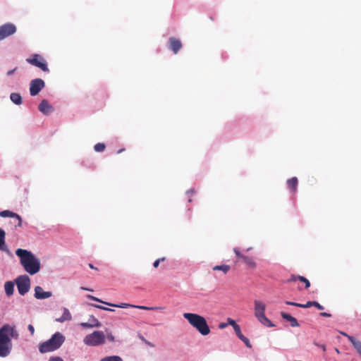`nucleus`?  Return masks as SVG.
I'll return each mask as SVG.
<instances>
[{
	"instance_id": "obj_1",
	"label": "nucleus",
	"mask_w": 361,
	"mask_h": 361,
	"mask_svg": "<svg viewBox=\"0 0 361 361\" xmlns=\"http://www.w3.org/2000/svg\"><path fill=\"white\" fill-rule=\"evenodd\" d=\"M19 334L15 326L8 324H4L0 328V357L8 356L12 350L11 339H18Z\"/></svg>"
},
{
	"instance_id": "obj_2",
	"label": "nucleus",
	"mask_w": 361,
	"mask_h": 361,
	"mask_svg": "<svg viewBox=\"0 0 361 361\" xmlns=\"http://www.w3.org/2000/svg\"><path fill=\"white\" fill-rule=\"evenodd\" d=\"M16 255L20 258L24 269L30 275H34L40 270V261L32 252L18 248L16 250Z\"/></svg>"
},
{
	"instance_id": "obj_3",
	"label": "nucleus",
	"mask_w": 361,
	"mask_h": 361,
	"mask_svg": "<svg viewBox=\"0 0 361 361\" xmlns=\"http://www.w3.org/2000/svg\"><path fill=\"white\" fill-rule=\"evenodd\" d=\"M66 338L61 332H56L49 339L39 343V351L44 354L59 349L65 342Z\"/></svg>"
},
{
	"instance_id": "obj_4",
	"label": "nucleus",
	"mask_w": 361,
	"mask_h": 361,
	"mask_svg": "<svg viewBox=\"0 0 361 361\" xmlns=\"http://www.w3.org/2000/svg\"><path fill=\"white\" fill-rule=\"evenodd\" d=\"M183 317L202 336H207L210 333V329L204 317L195 313H184Z\"/></svg>"
},
{
	"instance_id": "obj_5",
	"label": "nucleus",
	"mask_w": 361,
	"mask_h": 361,
	"mask_svg": "<svg viewBox=\"0 0 361 361\" xmlns=\"http://www.w3.org/2000/svg\"><path fill=\"white\" fill-rule=\"evenodd\" d=\"M255 316L257 320L267 327H274V324L265 315V305L260 300H255Z\"/></svg>"
},
{
	"instance_id": "obj_6",
	"label": "nucleus",
	"mask_w": 361,
	"mask_h": 361,
	"mask_svg": "<svg viewBox=\"0 0 361 361\" xmlns=\"http://www.w3.org/2000/svg\"><path fill=\"white\" fill-rule=\"evenodd\" d=\"M106 335L102 331H94L87 334L83 339V342L88 346H98L105 343Z\"/></svg>"
},
{
	"instance_id": "obj_7",
	"label": "nucleus",
	"mask_w": 361,
	"mask_h": 361,
	"mask_svg": "<svg viewBox=\"0 0 361 361\" xmlns=\"http://www.w3.org/2000/svg\"><path fill=\"white\" fill-rule=\"evenodd\" d=\"M15 283L20 295H25L30 289V279L26 274L18 276L15 280Z\"/></svg>"
},
{
	"instance_id": "obj_8",
	"label": "nucleus",
	"mask_w": 361,
	"mask_h": 361,
	"mask_svg": "<svg viewBox=\"0 0 361 361\" xmlns=\"http://www.w3.org/2000/svg\"><path fill=\"white\" fill-rule=\"evenodd\" d=\"M27 61L29 63H30L37 68H39L44 72H47V73L49 72V69L48 68L47 62L43 59V57L39 54H33L32 56V58L27 59Z\"/></svg>"
},
{
	"instance_id": "obj_9",
	"label": "nucleus",
	"mask_w": 361,
	"mask_h": 361,
	"mask_svg": "<svg viewBox=\"0 0 361 361\" xmlns=\"http://www.w3.org/2000/svg\"><path fill=\"white\" fill-rule=\"evenodd\" d=\"M16 32V27L11 23H7L0 26V41L13 35Z\"/></svg>"
},
{
	"instance_id": "obj_10",
	"label": "nucleus",
	"mask_w": 361,
	"mask_h": 361,
	"mask_svg": "<svg viewBox=\"0 0 361 361\" xmlns=\"http://www.w3.org/2000/svg\"><path fill=\"white\" fill-rule=\"evenodd\" d=\"M45 86L44 81L41 78L31 80L30 84V94L31 96L37 95Z\"/></svg>"
},
{
	"instance_id": "obj_11",
	"label": "nucleus",
	"mask_w": 361,
	"mask_h": 361,
	"mask_svg": "<svg viewBox=\"0 0 361 361\" xmlns=\"http://www.w3.org/2000/svg\"><path fill=\"white\" fill-rule=\"evenodd\" d=\"M52 295L51 291H44L41 286H36L35 288L34 296L37 300H44L50 298Z\"/></svg>"
},
{
	"instance_id": "obj_12",
	"label": "nucleus",
	"mask_w": 361,
	"mask_h": 361,
	"mask_svg": "<svg viewBox=\"0 0 361 361\" xmlns=\"http://www.w3.org/2000/svg\"><path fill=\"white\" fill-rule=\"evenodd\" d=\"M38 109L44 115H49L54 111L53 106L47 99L42 100L38 106Z\"/></svg>"
},
{
	"instance_id": "obj_13",
	"label": "nucleus",
	"mask_w": 361,
	"mask_h": 361,
	"mask_svg": "<svg viewBox=\"0 0 361 361\" xmlns=\"http://www.w3.org/2000/svg\"><path fill=\"white\" fill-rule=\"evenodd\" d=\"M182 47L181 42L174 37H170L169 40V49L174 54H177Z\"/></svg>"
},
{
	"instance_id": "obj_14",
	"label": "nucleus",
	"mask_w": 361,
	"mask_h": 361,
	"mask_svg": "<svg viewBox=\"0 0 361 361\" xmlns=\"http://www.w3.org/2000/svg\"><path fill=\"white\" fill-rule=\"evenodd\" d=\"M88 298L92 300L103 302V303L108 305L111 307H119V308H127V307H133V305H130L128 303L114 304V303H111V302H103V301L100 300L99 299H98L97 298L92 296V295H89Z\"/></svg>"
},
{
	"instance_id": "obj_15",
	"label": "nucleus",
	"mask_w": 361,
	"mask_h": 361,
	"mask_svg": "<svg viewBox=\"0 0 361 361\" xmlns=\"http://www.w3.org/2000/svg\"><path fill=\"white\" fill-rule=\"evenodd\" d=\"M80 325L84 328H93L99 327L101 326V323L94 317V316L91 315L87 322L81 323Z\"/></svg>"
},
{
	"instance_id": "obj_16",
	"label": "nucleus",
	"mask_w": 361,
	"mask_h": 361,
	"mask_svg": "<svg viewBox=\"0 0 361 361\" xmlns=\"http://www.w3.org/2000/svg\"><path fill=\"white\" fill-rule=\"evenodd\" d=\"M234 331L238 338L241 340L247 348H252L250 340L242 334L240 326L238 327L234 326Z\"/></svg>"
},
{
	"instance_id": "obj_17",
	"label": "nucleus",
	"mask_w": 361,
	"mask_h": 361,
	"mask_svg": "<svg viewBox=\"0 0 361 361\" xmlns=\"http://www.w3.org/2000/svg\"><path fill=\"white\" fill-rule=\"evenodd\" d=\"M281 317L283 319H284L286 321L289 322L290 323V326L292 327H297V326H300L298 320L295 317H293V316L289 314L288 313H286L285 312H281Z\"/></svg>"
},
{
	"instance_id": "obj_18",
	"label": "nucleus",
	"mask_w": 361,
	"mask_h": 361,
	"mask_svg": "<svg viewBox=\"0 0 361 361\" xmlns=\"http://www.w3.org/2000/svg\"><path fill=\"white\" fill-rule=\"evenodd\" d=\"M299 280L300 281L304 283L305 284V288H308L310 286V283L307 279H306L305 276H296V275H292L290 278L288 280V282H295L296 281Z\"/></svg>"
},
{
	"instance_id": "obj_19",
	"label": "nucleus",
	"mask_w": 361,
	"mask_h": 361,
	"mask_svg": "<svg viewBox=\"0 0 361 361\" xmlns=\"http://www.w3.org/2000/svg\"><path fill=\"white\" fill-rule=\"evenodd\" d=\"M72 319V316L69 310L66 308H63V312L62 315L59 318L56 319V322H64L65 321H69Z\"/></svg>"
},
{
	"instance_id": "obj_20",
	"label": "nucleus",
	"mask_w": 361,
	"mask_h": 361,
	"mask_svg": "<svg viewBox=\"0 0 361 361\" xmlns=\"http://www.w3.org/2000/svg\"><path fill=\"white\" fill-rule=\"evenodd\" d=\"M15 282L12 281H6L4 283V290L7 296H11L14 293Z\"/></svg>"
},
{
	"instance_id": "obj_21",
	"label": "nucleus",
	"mask_w": 361,
	"mask_h": 361,
	"mask_svg": "<svg viewBox=\"0 0 361 361\" xmlns=\"http://www.w3.org/2000/svg\"><path fill=\"white\" fill-rule=\"evenodd\" d=\"M287 186L292 192H295L298 186V178L293 177L287 180Z\"/></svg>"
},
{
	"instance_id": "obj_22",
	"label": "nucleus",
	"mask_w": 361,
	"mask_h": 361,
	"mask_svg": "<svg viewBox=\"0 0 361 361\" xmlns=\"http://www.w3.org/2000/svg\"><path fill=\"white\" fill-rule=\"evenodd\" d=\"M5 231L0 228V250L2 251L8 252L9 250H8L7 246L5 243Z\"/></svg>"
},
{
	"instance_id": "obj_23",
	"label": "nucleus",
	"mask_w": 361,
	"mask_h": 361,
	"mask_svg": "<svg viewBox=\"0 0 361 361\" xmlns=\"http://www.w3.org/2000/svg\"><path fill=\"white\" fill-rule=\"evenodd\" d=\"M10 99L16 105H20L23 102L21 95L16 92H13L10 94Z\"/></svg>"
},
{
	"instance_id": "obj_24",
	"label": "nucleus",
	"mask_w": 361,
	"mask_h": 361,
	"mask_svg": "<svg viewBox=\"0 0 361 361\" xmlns=\"http://www.w3.org/2000/svg\"><path fill=\"white\" fill-rule=\"evenodd\" d=\"M242 259L244 263H245L247 266L251 268H255L256 267V264L252 257L249 256H242Z\"/></svg>"
},
{
	"instance_id": "obj_25",
	"label": "nucleus",
	"mask_w": 361,
	"mask_h": 361,
	"mask_svg": "<svg viewBox=\"0 0 361 361\" xmlns=\"http://www.w3.org/2000/svg\"><path fill=\"white\" fill-rule=\"evenodd\" d=\"M312 306L315 307L318 310L324 309V307L317 301H308V302H307V303L305 304V308H308Z\"/></svg>"
},
{
	"instance_id": "obj_26",
	"label": "nucleus",
	"mask_w": 361,
	"mask_h": 361,
	"mask_svg": "<svg viewBox=\"0 0 361 361\" xmlns=\"http://www.w3.org/2000/svg\"><path fill=\"white\" fill-rule=\"evenodd\" d=\"M229 269L230 267L226 264L216 265L213 268V270L222 271L224 274H226Z\"/></svg>"
},
{
	"instance_id": "obj_27",
	"label": "nucleus",
	"mask_w": 361,
	"mask_h": 361,
	"mask_svg": "<svg viewBox=\"0 0 361 361\" xmlns=\"http://www.w3.org/2000/svg\"><path fill=\"white\" fill-rule=\"evenodd\" d=\"M99 361H123V359L118 355L106 356Z\"/></svg>"
},
{
	"instance_id": "obj_28",
	"label": "nucleus",
	"mask_w": 361,
	"mask_h": 361,
	"mask_svg": "<svg viewBox=\"0 0 361 361\" xmlns=\"http://www.w3.org/2000/svg\"><path fill=\"white\" fill-rule=\"evenodd\" d=\"M16 213L11 212L10 210H4V211L0 212V216L4 217V218L5 217L13 218L14 216H16Z\"/></svg>"
},
{
	"instance_id": "obj_29",
	"label": "nucleus",
	"mask_w": 361,
	"mask_h": 361,
	"mask_svg": "<svg viewBox=\"0 0 361 361\" xmlns=\"http://www.w3.org/2000/svg\"><path fill=\"white\" fill-rule=\"evenodd\" d=\"M133 307L137 308L140 310H161L162 307H147L143 305H133Z\"/></svg>"
},
{
	"instance_id": "obj_30",
	"label": "nucleus",
	"mask_w": 361,
	"mask_h": 361,
	"mask_svg": "<svg viewBox=\"0 0 361 361\" xmlns=\"http://www.w3.org/2000/svg\"><path fill=\"white\" fill-rule=\"evenodd\" d=\"M352 345L361 357V341L357 339Z\"/></svg>"
},
{
	"instance_id": "obj_31",
	"label": "nucleus",
	"mask_w": 361,
	"mask_h": 361,
	"mask_svg": "<svg viewBox=\"0 0 361 361\" xmlns=\"http://www.w3.org/2000/svg\"><path fill=\"white\" fill-rule=\"evenodd\" d=\"M94 149L96 152H101L105 149V145L104 143H97L94 145Z\"/></svg>"
},
{
	"instance_id": "obj_32",
	"label": "nucleus",
	"mask_w": 361,
	"mask_h": 361,
	"mask_svg": "<svg viewBox=\"0 0 361 361\" xmlns=\"http://www.w3.org/2000/svg\"><path fill=\"white\" fill-rule=\"evenodd\" d=\"M286 304L288 305H292V306L305 308V304L298 303V302H291V301H286Z\"/></svg>"
},
{
	"instance_id": "obj_33",
	"label": "nucleus",
	"mask_w": 361,
	"mask_h": 361,
	"mask_svg": "<svg viewBox=\"0 0 361 361\" xmlns=\"http://www.w3.org/2000/svg\"><path fill=\"white\" fill-rule=\"evenodd\" d=\"M13 218H15L17 221H18V223L16 225V227H21L22 226V223H23V220H22V218L21 216L18 214H16V216H14Z\"/></svg>"
},
{
	"instance_id": "obj_34",
	"label": "nucleus",
	"mask_w": 361,
	"mask_h": 361,
	"mask_svg": "<svg viewBox=\"0 0 361 361\" xmlns=\"http://www.w3.org/2000/svg\"><path fill=\"white\" fill-rule=\"evenodd\" d=\"M106 336L107 340L110 342H114L115 341V338L111 331H109V332L107 331Z\"/></svg>"
},
{
	"instance_id": "obj_35",
	"label": "nucleus",
	"mask_w": 361,
	"mask_h": 361,
	"mask_svg": "<svg viewBox=\"0 0 361 361\" xmlns=\"http://www.w3.org/2000/svg\"><path fill=\"white\" fill-rule=\"evenodd\" d=\"M94 307H95L97 308H99V309H101V310H106V311H111V312H114V310H113V309L105 307L99 305H94Z\"/></svg>"
},
{
	"instance_id": "obj_36",
	"label": "nucleus",
	"mask_w": 361,
	"mask_h": 361,
	"mask_svg": "<svg viewBox=\"0 0 361 361\" xmlns=\"http://www.w3.org/2000/svg\"><path fill=\"white\" fill-rule=\"evenodd\" d=\"M164 259H165L164 257H162V258H159V259L155 260L153 263V267L154 268H157L159 264V262L161 261H164Z\"/></svg>"
},
{
	"instance_id": "obj_37",
	"label": "nucleus",
	"mask_w": 361,
	"mask_h": 361,
	"mask_svg": "<svg viewBox=\"0 0 361 361\" xmlns=\"http://www.w3.org/2000/svg\"><path fill=\"white\" fill-rule=\"evenodd\" d=\"M228 324L231 325L233 329H234V326H237V327L239 326V325L233 319H228Z\"/></svg>"
},
{
	"instance_id": "obj_38",
	"label": "nucleus",
	"mask_w": 361,
	"mask_h": 361,
	"mask_svg": "<svg viewBox=\"0 0 361 361\" xmlns=\"http://www.w3.org/2000/svg\"><path fill=\"white\" fill-rule=\"evenodd\" d=\"M233 251H234V252H235V254L236 257H238V258H241V259H242V256H244L243 255H242V254L240 252L239 250H238V248H236V247H235V248L233 249Z\"/></svg>"
},
{
	"instance_id": "obj_39",
	"label": "nucleus",
	"mask_w": 361,
	"mask_h": 361,
	"mask_svg": "<svg viewBox=\"0 0 361 361\" xmlns=\"http://www.w3.org/2000/svg\"><path fill=\"white\" fill-rule=\"evenodd\" d=\"M343 335H345V336L348 337V339L349 340V341L351 343V344L353 343V342H355L357 339L353 336H348V334H343Z\"/></svg>"
},
{
	"instance_id": "obj_40",
	"label": "nucleus",
	"mask_w": 361,
	"mask_h": 361,
	"mask_svg": "<svg viewBox=\"0 0 361 361\" xmlns=\"http://www.w3.org/2000/svg\"><path fill=\"white\" fill-rule=\"evenodd\" d=\"M49 361H63V360L61 357L55 356V357H51L49 359Z\"/></svg>"
},
{
	"instance_id": "obj_41",
	"label": "nucleus",
	"mask_w": 361,
	"mask_h": 361,
	"mask_svg": "<svg viewBox=\"0 0 361 361\" xmlns=\"http://www.w3.org/2000/svg\"><path fill=\"white\" fill-rule=\"evenodd\" d=\"M27 329H28V331L30 332V334H31L32 336H33V335H34V333H35V328H34V326H33L32 324H29V325L27 326Z\"/></svg>"
},
{
	"instance_id": "obj_42",
	"label": "nucleus",
	"mask_w": 361,
	"mask_h": 361,
	"mask_svg": "<svg viewBox=\"0 0 361 361\" xmlns=\"http://www.w3.org/2000/svg\"><path fill=\"white\" fill-rule=\"evenodd\" d=\"M319 315L321 317H331V314L330 313H328V312H321L319 314Z\"/></svg>"
},
{
	"instance_id": "obj_43",
	"label": "nucleus",
	"mask_w": 361,
	"mask_h": 361,
	"mask_svg": "<svg viewBox=\"0 0 361 361\" xmlns=\"http://www.w3.org/2000/svg\"><path fill=\"white\" fill-rule=\"evenodd\" d=\"M194 193H195V190L193 188L189 189L186 192V195H188V196H190V195H192Z\"/></svg>"
},
{
	"instance_id": "obj_44",
	"label": "nucleus",
	"mask_w": 361,
	"mask_h": 361,
	"mask_svg": "<svg viewBox=\"0 0 361 361\" xmlns=\"http://www.w3.org/2000/svg\"><path fill=\"white\" fill-rule=\"evenodd\" d=\"M16 70H17V68H13V69H12V70H10V71H8L7 72L6 75H7L8 76H10V75H13V74L15 73V71H16Z\"/></svg>"
},
{
	"instance_id": "obj_45",
	"label": "nucleus",
	"mask_w": 361,
	"mask_h": 361,
	"mask_svg": "<svg viewBox=\"0 0 361 361\" xmlns=\"http://www.w3.org/2000/svg\"><path fill=\"white\" fill-rule=\"evenodd\" d=\"M226 326V324H225V323H221V324H219V328H220V329H222V328H224Z\"/></svg>"
},
{
	"instance_id": "obj_46",
	"label": "nucleus",
	"mask_w": 361,
	"mask_h": 361,
	"mask_svg": "<svg viewBox=\"0 0 361 361\" xmlns=\"http://www.w3.org/2000/svg\"><path fill=\"white\" fill-rule=\"evenodd\" d=\"M320 347L323 350V351H326V346L324 345H321Z\"/></svg>"
},
{
	"instance_id": "obj_47",
	"label": "nucleus",
	"mask_w": 361,
	"mask_h": 361,
	"mask_svg": "<svg viewBox=\"0 0 361 361\" xmlns=\"http://www.w3.org/2000/svg\"><path fill=\"white\" fill-rule=\"evenodd\" d=\"M82 290H89V291H91L92 290L89 289V288H84V287H82L81 288Z\"/></svg>"
},
{
	"instance_id": "obj_48",
	"label": "nucleus",
	"mask_w": 361,
	"mask_h": 361,
	"mask_svg": "<svg viewBox=\"0 0 361 361\" xmlns=\"http://www.w3.org/2000/svg\"><path fill=\"white\" fill-rule=\"evenodd\" d=\"M89 267L91 268V269H94V267L93 266L92 264H89Z\"/></svg>"
},
{
	"instance_id": "obj_49",
	"label": "nucleus",
	"mask_w": 361,
	"mask_h": 361,
	"mask_svg": "<svg viewBox=\"0 0 361 361\" xmlns=\"http://www.w3.org/2000/svg\"><path fill=\"white\" fill-rule=\"evenodd\" d=\"M123 150H124V149H119V150L117 152V154H119V153L122 152Z\"/></svg>"
}]
</instances>
